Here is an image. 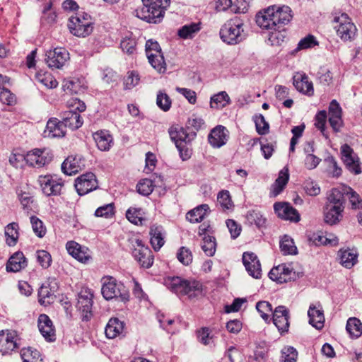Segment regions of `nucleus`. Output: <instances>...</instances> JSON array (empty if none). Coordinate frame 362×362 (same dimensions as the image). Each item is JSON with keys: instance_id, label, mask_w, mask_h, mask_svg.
Listing matches in <instances>:
<instances>
[{"instance_id": "obj_47", "label": "nucleus", "mask_w": 362, "mask_h": 362, "mask_svg": "<svg viewBox=\"0 0 362 362\" xmlns=\"http://www.w3.org/2000/svg\"><path fill=\"white\" fill-rule=\"evenodd\" d=\"M23 362H42L40 352L31 348H23L21 351Z\"/></svg>"}, {"instance_id": "obj_5", "label": "nucleus", "mask_w": 362, "mask_h": 362, "mask_svg": "<svg viewBox=\"0 0 362 362\" xmlns=\"http://www.w3.org/2000/svg\"><path fill=\"white\" fill-rule=\"evenodd\" d=\"M67 25L70 33L79 37L88 36L93 29L90 16L85 12H78L71 16Z\"/></svg>"}, {"instance_id": "obj_54", "label": "nucleus", "mask_w": 362, "mask_h": 362, "mask_svg": "<svg viewBox=\"0 0 362 362\" xmlns=\"http://www.w3.org/2000/svg\"><path fill=\"white\" fill-rule=\"evenodd\" d=\"M217 201L223 211L232 209L234 206L228 190L221 191L218 194Z\"/></svg>"}, {"instance_id": "obj_24", "label": "nucleus", "mask_w": 362, "mask_h": 362, "mask_svg": "<svg viewBox=\"0 0 362 362\" xmlns=\"http://www.w3.org/2000/svg\"><path fill=\"white\" fill-rule=\"evenodd\" d=\"M40 332L49 341L55 340V330L53 323L46 314L40 315L37 320Z\"/></svg>"}, {"instance_id": "obj_18", "label": "nucleus", "mask_w": 362, "mask_h": 362, "mask_svg": "<svg viewBox=\"0 0 362 362\" xmlns=\"http://www.w3.org/2000/svg\"><path fill=\"white\" fill-rule=\"evenodd\" d=\"M329 123L334 132H339L343 126L342 109L336 100H332L329 105Z\"/></svg>"}, {"instance_id": "obj_38", "label": "nucleus", "mask_w": 362, "mask_h": 362, "mask_svg": "<svg viewBox=\"0 0 362 362\" xmlns=\"http://www.w3.org/2000/svg\"><path fill=\"white\" fill-rule=\"evenodd\" d=\"M169 134L175 146L178 144V142L189 143L193 139L192 133H187L185 129L180 127H172L169 129Z\"/></svg>"}, {"instance_id": "obj_48", "label": "nucleus", "mask_w": 362, "mask_h": 362, "mask_svg": "<svg viewBox=\"0 0 362 362\" xmlns=\"http://www.w3.org/2000/svg\"><path fill=\"white\" fill-rule=\"evenodd\" d=\"M200 30L199 25L196 23H192L183 25L178 30V35L182 39L192 38L194 35Z\"/></svg>"}, {"instance_id": "obj_63", "label": "nucleus", "mask_w": 362, "mask_h": 362, "mask_svg": "<svg viewBox=\"0 0 362 362\" xmlns=\"http://www.w3.org/2000/svg\"><path fill=\"white\" fill-rule=\"evenodd\" d=\"M298 351L293 346L284 347L281 350V362H296Z\"/></svg>"}, {"instance_id": "obj_62", "label": "nucleus", "mask_w": 362, "mask_h": 362, "mask_svg": "<svg viewBox=\"0 0 362 362\" xmlns=\"http://www.w3.org/2000/svg\"><path fill=\"white\" fill-rule=\"evenodd\" d=\"M37 78L42 84L48 88H54L58 86V82L55 78L49 73L40 74Z\"/></svg>"}, {"instance_id": "obj_42", "label": "nucleus", "mask_w": 362, "mask_h": 362, "mask_svg": "<svg viewBox=\"0 0 362 362\" xmlns=\"http://www.w3.org/2000/svg\"><path fill=\"white\" fill-rule=\"evenodd\" d=\"M346 329L351 338L357 339L362 334V323L356 317H350L347 320Z\"/></svg>"}, {"instance_id": "obj_52", "label": "nucleus", "mask_w": 362, "mask_h": 362, "mask_svg": "<svg viewBox=\"0 0 362 362\" xmlns=\"http://www.w3.org/2000/svg\"><path fill=\"white\" fill-rule=\"evenodd\" d=\"M63 89L67 93L77 94L81 90V84L78 78H67L63 82Z\"/></svg>"}, {"instance_id": "obj_22", "label": "nucleus", "mask_w": 362, "mask_h": 362, "mask_svg": "<svg viewBox=\"0 0 362 362\" xmlns=\"http://www.w3.org/2000/svg\"><path fill=\"white\" fill-rule=\"evenodd\" d=\"M210 228L211 227L209 225L206 226L205 223H203L199 227V234L200 235H204L202 249L207 256L212 257L216 252V243L214 236L207 234V232H209Z\"/></svg>"}, {"instance_id": "obj_55", "label": "nucleus", "mask_w": 362, "mask_h": 362, "mask_svg": "<svg viewBox=\"0 0 362 362\" xmlns=\"http://www.w3.org/2000/svg\"><path fill=\"white\" fill-rule=\"evenodd\" d=\"M154 185L151 179H142L136 185L138 193L144 196H148L153 191Z\"/></svg>"}, {"instance_id": "obj_17", "label": "nucleus", "mask_w": 362, "mask_h": 362, "mask_svg": "<svg viewBox=\"0 0 362 362\" xmlns=\"http://www.w3.org/2000/svg\"><path fill=\"white\" fill-rule=\"evenodd\" d=\"M289 311L284 305L276 307L273 312V322L281 334L287 333L289 328Z\"/></svg>"}, {"instance_id": "obj_23", "label": "nucleus", "mask_w": 362, "mask_h": 362, "mask_svg": "<svg viewBox=\"0 0 362 362\" xmlns=\"http://www.w3.org/2000/svg\"><path fill=\"white\" fill-rule=\"evenodd\" d=\"M293 84L296 90L308 96L314 94L313 82L309 81L308 76L305 73H297L293 78Z\"/></svg>"}, {"instance_id": "obj_50", "label": "nucleus", "mask_w": 362, "mask_h": 362, "mask_svg": "<svg viewBox=\"0 0 362 362\" xmlns=\"http://www.w3.org/2000/svg\"><path fill=\"white\" fill-rule=\"evenodd\" d=\"M280 249L284 255H296L297 247L294 245L292 238L285 235L280 241Z\"/></svg>"}, {"instance_id": "obj_41", "label": "nucleus", "mask_w": 362, "mask_h": 362, "mask_svg": "<svg viewBox=\"0 0 362 362\" xmlns=\"http://www.w3.org/2000/svg\"><path fill=\"white\" fill-rule=\"evenodd\" d=\"M18 224L16 222L8 224L5 228L6 242L8 246H14L18 240Z\"/></svg>"}, {"instance_id": "obj_6", "label": "nucleus", "mask_w": 362, "mask_h": 362, "mask_svg": "<svg viewBox=\"0 0 362 362\" xmlns=\"http://www.w3.org/2000/svg\"><path fill=\"white\" fill-rule=\"evenodd\" d=\"M132 246V255L143 268L148 269L152 267L154 256L151 249L146 246L142 240L132 238L129 240Z\"/></svg>"}, {"instance_id": "obj_26", "label": "nucleus", "mask_w": 362, "mask_h": 362, "mask_svg": "<svg viewBox=\"0 0 362 362\" xmlns=\"http://www.w3.org/2000/svg\"><path fill=\"white\" fill-rule=\"evenodd\" d=\"M66 125L57 118H51L48 120L45 130V136L50 138L62 137L66 134Z\"/></svg>"}, {"instance_id": "obj_13", "label": "nucleus", "mask_w": 362, "mask_h": 362, "mask_svg": "<svg viewBox=\"0 0 362 362\" xmlns=\"http://www.w3.org/2000/svg\"><path fill=\"white\" fill-rule=\"evenodd\" d=\"M69 59V53L64 47H56L46 52L45 61L50 68L61 69Z\"/></svg>"}, {"instance_id": "obj_8", "label": "nucleus", "mask_w": 362, "mask_h": 362, "mask_svg": "<svg viewBox=\"0 0 362 362\" xmlns=\"http://www.w3.org/2000/svg\"><path fill=\"white\" fill-rule=\"evenodd\" d=\"M37 182L42 193L47 196H59L62 193L64 181L57 175H40Z\"/></svg>"}, {"instance_id": "obj_31", "label": "nucleus", "mask_w": 362, "mask_h": 362, "mask_svg": "<svg viewBox=\"0 0 362 362\" xmlns=\"http://www.w3.org/2000/svg\"><path fill=\"white\" fill-rule=\"evenodd\" d=\"M338 256L340 264L346 269L352 268L358 262V253L355 249H340Z\"/></svg>"}, {"instance_id": "obj_40", "label": "nucleus", "mask_w": 362, "mask_h": 362, "mask_svg": "<svg viewBox=\"0 0 362 362\" xmlns=\"http://www.w3.org/2000/svg\"><path fill=\"white\" fill-rule=\"evenodd\" d=\"M272 8H267L256 15V23L262 29L272 30Z\"/></svg>"}, {"instance_id": "obj_56", "label": "nucleus", "mask_w": 362, "mask_h": 362, "mask_svg": "<svg viewBox=\"0 0 362 362\" xmlns=\"http://www.w3.org/2000/svg\"><path fill=\"white\" fill-rule=\"evenodd\" d=\"M156 105L160 110L167 112L171 107L172 100L166 93L160 90L157 93Z\"/></svg>"}, {"instance_id": "obj_45", "label": "nucleus", "mask_w": 362, "mask_h": 362, "mask_svg": "<svg viewBox=\"0 0 362 362\" xmlns=\"http://www.w3.org/2000/svg\"><path fill=\"white\" fill-rule=\"evenodd\" d=\"M137 42L132 34L125 36L120 42V47L127 54L132 55L136 52Z\"/></svg>"}, {"instance_id": "obj_51", "label": "nucleus", "mask_w": 362, "mask_h": 362, "mask_svg": "<svg viewBox=\"0 0 362 362\" xmlns=\"http://www.w3.org/2000/svg\"><path fill=\"white\" fill-rule=\"evenodd\" d=\"M126 217L131 223L136 225H141L144 221L141 208L130 207L126 212Z\"/></svg>"}, {"instance_id": "obj_2", "label": "nucleus", "mask_w": 362, "mask_h": 362, "mask_svg": "<svg viewBox=\"0 0 362 362\" xmlns=\"http://www.w3.org/2000/svg\"><path fill=\"white\" fill-rule=\"evenodd\" d=\"M143 6L135 11L136 16L148 23H157L163 19L170 0H141Z\"/></svg>"}, {"instance_id": "obj_39", "label": "nucleus", "mask_w": 362, "mask_h": 362, "mask_svg": "<svg viewBox=\"0 0 362 362\" xmlns=\"http://www.w3.org/2000/svg\"><path fill=\"white\" fill-rule=\"evenodd\" d=\"M344 188L341 191L338 188H332L327 194L326 203L345 209L346 199Z\"/></svg>"}, {"instance_id": "obj_43", "label": "nucleus", "mask_w": 362, "mask_h": 362, "mask_svg": "<svg viewBox=\"0 0 362 362\" xmlns=\"http://www.w3.org/2000/svg\"><path fill=\"white\" fill-rule=\"evenodd\" d=\"M230 103V97L226 91L219 92L211 98L210 106L211 108L221 109Z\"/></svg>"}, {"instance_id": "obj_4", "label": "nucleus", "mask_w": 362, "mask_h": 362, "mask_svg": "<svg viewBox=\"0 0 362 362\" xmlns=\"http://www.w3.org/2000/svg\"><path fill=\"white\" fill-rule=\"evenodd\" d=\"M101 293L105 299L110 300L113 298H119L122 301H127L129 299V293L121 282H118L110 276H104L102 279Z\"/></svg>"}, {"instance_id": "obj_20", "label": "nucleus", "mask_w": 362, "mask_h": 362, "mask_svg": "<svg viewBox=\"0 0 362 362\" xmlns=\"http://www.w3.org/2000/svg\"><path fill=\"white\" fill-rule=\"evenodd\" d=\"M18 337L16 331L7 330L0 334V352L8 354L18 347Z\"/></svg>"}, {"instance_id": "obj_59", "label": "nucleus", "mask_w": 362, "mask_h": 362, "mask_svg": "<svg viewBox=\"0 0 362 362\" xmlns=\"http://www.w3.org/2000/svg\"><path fill=\"white\" fill-rule=\"evenodd\" d=\"M276 268L279 269V275L283 277L282 282H286L288 281H294L297 275L292 268L287 267L286 264H280Z\"/></svg>"}, {"instance_id": "obj_53", "label": "nucleus", "mask_w": 362, "mask_h": 362, "mask_svg": "<svg viewBox=\"0 0 362 362\" xmlns=\"http://www.w3.org/2000/svg\"><path fill=\"white\" fill-rule=\"evenodd\" d=\"M345 194L348 196L352 209H362V199L360 195L350 187H344Z\"/></svg>"}, {"instance_id": "obj_12", "label": "nucleus", "mask_w": 362, "mask_h": 362, "mask_svg": "<svg viewBox=\"0 0 362 362\" xmlns=\"http://www.w3.org/2000/svg\"><path fill=\"white\" fill-rule=\"evenodd\" d=\"M75 189L80 195H85L98 187L96 176L91 172L81 175L75 180Z\"/></svg>"}, {"instance_id": "obj_32", "label": "nucleus", "mask_w": 362, "mask_h": 362, "mask_svg": "<svg viewBox=\"0 0 362 362\" xmlns=\"http://www.w3.org/2000/svg\"><path fill=\"white\" fill-rule=\"evenodd\" d=\"M27 266L26 258L21 251L15 252L8 259L6 269L8 272H18Z\"/></svg>"}, {"instance_id": "obj_21", "label": "nucleus", "mask_w": 362, "mask_h": 362, "mask_svg": "<svg viewBox=\"0 0 362 362\" xmlns=\"http://www.w3.org/2000/svg\"><path fill=\"white\" fill-rule=\"evenodd\" d=\"M85 159L79 155L68 156L62 164V171L67 175H72L85 167Z\"/></svg>"}, {"instance_id": "obj_36", "label": "nucleus", "mask_w": 362, "mask_h": 362, "mask_svg": "<svg viewBox=\"0 0 362 362\" xmlns=\"http://www.w3.org/2000/svg\"><path fill=\"white\" fill-rule=\"evenodd\" d=\"M245 223L249 226L255 225L261 229L266 226L267 218L257 209L249 210L245 215Z\"/></svg>"}, {"instance_id": "obj_30", "label": "nucleus", "mask_w": 362, "mask_h": 362, "mask_svg": "<svg viewBox=\"0 0 362 362\" xmlns=\"http://www.w3.org/2000/svg\"><path fill=\"white\" fill-rule=\"evenodd\" d=\"M289 180L288 169L284 168L279 173L278 177L272 184L270 189V197H276L282 192Z\"/></svg>"}, {"instance_id": "obj_28", "label": "nucleus", "mask_w": 362, "mask_h": 362, "mask_svg": "<svg viewBox=\"0 0 362 362\" xmlns=\"http://www.w3.org/2000/svg\"><path fill=\"white\" fill-rule=\"evenodd\" d=\"M308 315L309 317V323L313 327L319 330L322 329L325 323V316L320 303H318L317 306L311 304L308 311Z\"/></svg>"}, {"instance_id": "obj_29", "label": "nucleus", "mask_w": 362, "mask_h": 362, "mask_svg": "<svg viewBox=\"0 0 362 362\" xmlns=\"http://www.w3.org/2000/svg\"><path fill=\"white\" fill-rule=\"evenodd\" d=\"M98 148L101 151H108L113 145V137L107 130H99L93 134Z\"/></svg>"}, {"instance_id": "obj_61", "label": "nucleus", "mask_w": 362, "mask_h": 362, "mask_svg": "<svg viewBox=\"0 0 362 362\" xmlns=\"http://www.w3.org/2000/svg\"><path fill=\"white\" fill-rule=\"evenodd\" d=\"M30 223L35 234L39 237L42 238L46 233V228L45 227L42 221L35 216L30 217Z\"/></svg>"}, {"instance_id": "obj_25", "label": "nucleus", "mask_w": 362, "mask_h": 362, "mask_svg": "<svg viewBox=\"0 0 362 362\" xmlns=\"http://www.w3.org/2000/svg\"><path fill=\"white\" fill-rule=\"evenodd\" d=\"M228 132L225 127L222 125L216 126L208 136L209 143L214 148L221 147L227 142Z\"/></svg>"}, {"instance_id": "obj_46", "label": "nucleus", "mask_w": 362, "mask_h": 362, "mask_svg": "<svg viewBox=\"0 0 362 362\" xmlns=\"http://www.w3.org/2000/svg\"><path fill=\"white\" fill-rule=\"evenodd\" d=\"M327 113L325 110L319 111L315 117V126L317 128L325 139H329V134L325 129Z\"/></svg>"}, {"instance_id": "obj_34", "label": "nucleus", "mask_w": 362, "mask_h": 362, "mask_svg": "<svg viewBox=\"0 0 362 362\" xmlns=\"http://www.w3.org/2000/svg\"><path fill=\"white\" fill-rule=\"evenodd\" d=\"M124 329V322L117 317L109 320L105 329V335L109 339H115L122 334Z\"/></svg>"}, {"instance_id": "obj_14", "label": "nucleus", "mask_w": 362, "mask_h": 362, "mask_svg": "<svg viewBox=\"0 0 362 362\" xmlns=\"http://www.w3.org/2000/svg\"><path fill=\"white\" fill-rule=\"evenodd\" d=\"M341 153L343 161L348 170L355 175L360 174L361 173V169L360 167L359 158L354 151L353 148L348 144H345L341 147Z\"/></svg>"}, {"instance_id": "obj_33", "label": "nucleus", "mask_w": 362, "mask_h": 362, "mask_svg": "<svg viewBox=\"0 0 362 362\" xmlns=\"http://www.w3.org/2000/svg\"><path fill=\"white\" fill-rule=\"evenodd\" d=\"M150 243L155 251H158L165 244V231L161 226L153 225L150 228Z\"/></svg>"}, {"instance_id": "obj_44", "label": "nucleus", "mask_w": 362, "mask_h": 362, "mask_svg": "<svg viewBox=\"0 0 362 362\" xmlns=\"http://www.w3.org/2000/svg\"><path fill=\"white\" fill-rule=\"evenodd\" d=\"M148 62L153 69L157 70L159 73H165L166 71V64L164 59L163 52L158 54H150L147 57Z\"/></svg>"}, {"instance_id": "obj_37", "label": "nucleus", "mask_w": 362, "mask_h": 362, "mask_svg": "<svg viewBox=\"0 0 362 362\" xmlns=\"http://www.w3.org/2000/svg\"><path fill=\"white\" fill-rule=\"evenodd\" d=\"M209 211V205L203 204L188 211L186 218L191 223H199L203 221Z\"/></svg>"}, {"instance_id": "obj_7", "label": "nucleus", "mask_w": 362, "mask_h": 362, "mask_svg": "<svg viewBox=\"0 0 362 362\" xmlns=\"http://www.w3.org/2000/svg\"><path fill=\"white\" fill-rule=\"evenodd\" d=\"M333 21L337 23L334 28L341 40L346 42L354 40L357 28L348 14L341 13L339 16H335Z\"/></svg>"}, {"instance_id": "obj_60", "label": "nucleus", "mask_w": 362, "mask_h": 362, "mask_svg": "<svg viewBox=\"0 0 362 362\" xmlns=\"http://www.w3.org/2000/svg\"><path fill=\"white\" fill-rule=\"evenodd\" d=\"M205 124L204 120L196 115H193L191 117H189L187 122L186 126L187 129L192 128L194 132L192 133V136L194 138L197 134L196 132L201 129Z\"/></svg>"}, {"instance_id": "obj_64", "label": "nucleus", "mask_w": 362, "mask_h": 362, "mask_svg": "<svg viewBox=\"0 0 362 362\" xmlns=\"http://www.w3.org/2000/svg\"><path fill=\"white\" fill-rule=\"evenodd\" d=\"M255 123L256 131L259 134L264 135L268 133L269 125L262 115L259 114V115L255 116Z\"/></svg>"}, {"instance_id": "obj_11", "label": "nucleus", "mask_w": 362, "mask_h": 362, "mask_svg": "<svg viewBox=\"0 0 362 362\" xmlns=\"http://www.w3.org/2000/svg\"><path fill=\"white\" fill-rule=\"evenodd\" d=\"M272 8V30L283 29L292 18L291 9L287 6H278L276 5L269 6Z\"/></svg>"}, {"instance_id": "obj_9", "label": "nucleus", "mask_w": 362, "mask_h": 362, "mask_svg": "<svg viewBox=\"0 0 362 362\" xmlns=\"http://www.w3.org/2000/svg\"><path fill=\"white\" fill-rule=\"evenodd\" d=\"M93 291L89 288H82L78 294L76 308L83 321H89L93 317Z\"/></svg>"}, {"instance_id": "obj_3", "label": "nucleus", "mask_w": 362, "mask_h": 362, "mask_svg": "<svg viewBox=\"0 0 362 362\" xmlns=\"http://www.w3.org/2000/svg\"><path fill=\"white\" fill-rule=\"evenodd\" d=\"M243 21L235 16L227 21L220 30L221 39L228 45H236L244 38Z\"/></svg>"}, {"instance_id": "obj_35", "label": "nucleus", "mask_w": 362, "mask_h": 362, "mask_svg": "<svg viewBox=\"0 0 362 362\" xmlns=\"http://www.w3.org/2000/svg\"><path fill=\"white\" fill-rule=\"evenodd\" d=\"M62 122L65 124L66 127L72 130L78 129L82 126L83 121L80 114L76 111L69 110L63 113Z\"/></svg>"}, {"instance_id": "obj_15", "label": "nucleus", "mask_w": 362, "mask_h": 362, "mask_svg": "<svg viewBox=\"0 0 362 362\" xmlns=\"http://www.w3.org/2000/svg\"><path fill=\"white\" fill-rule=\"evenodd\" d=\"M243 263L248 274L255 279L262 277V268L257 256L252 252H245L243 254Z\"/></svg>"}, {"instance_id": "obj_19", "label": "nucleus", "mask_w": 362, "mask_h": 362, "mask_svg": "<svg viewBox=\"0 0 362 362\" xmlns=\"http://www.w3.org/2000/svg\"><path fill=\"white\" fill-rule=\"evenodd\" d=\"M274 209L277 216L281 219L296 223L300 221L298 211L288 203H275L274 204Z\"/></svg>"}, {"instance_id": "obj_57", "label": "nucleus", "mask_w": 362, "mask_h": 362, "mask_svg": "<svg viewBox=\"0 0 362 362\" xmlns=\"http://www.w3.org/2000/svg\"><path fill=\"white\" fill-rule=\"evenodd\" d=\"M269 36V41L272 45H281L286 37V30L283 29L272 30Z\"/></svg>"}, {"instance_id": "obj_16", "label": "nucleus", "mask_w": 362, "mask_h": 362, "mask_svg": "<svg viewBox=\"0 0 362 362\" xmlns=\"http://www.w3.org/2000/svg\"><path fill=\"white\" fill-rule=\"evenodd\" d=\"M66 249L70 255L80 262L87 263L91 258L90 250L76 241H68L66 244Z\"/></svg>"}, {"instance_id": "obj_1", "label": "nucleus", "mask_w": 362, "mask_h": 362, "mask_svg": "<svg viewBox=\"0 0 362 362\" xmlns=\"http://www.w3.org/2000/svg\"><path fill=\"white\" fill-rule=\"evenodd\" d=\"M163 284L170 291L180 296H187L191 298L198 296L202 292L200 282L187 280L177 276L165 277Z\"/></svg>"}, {"instance_id": "obj_49", "label": "nucleus", "mask_w": 362, "mask_h": 362, "mask_svg": "<svg viewBox=\"0 0 362 362\" xmlns=\"http://www.w3.org/2000/svg\"><path fill=\"white\" fill-rule=\"evenodd\" d=\"M54 0H49L46 3L43 8L42 16L41 18L42 23L52 24L56 21L57 14L52 10Z\"/></svg>"}, {"instance_id": "obj_58", "label": "nucleus", "mask_w": 362, "mask_h": 362, "mask_svg": "<svg viewBox=\"0 0 362 362\" xmlns=\"http://www.w3.org/2000/svg\"><path fill=\"white\" fill-rule=\"evenodd\" d=\"M178 261L183 265L187 266L192 262V253L191 250L186 247H181L177 252Z\"/></svg>"}, {"instance_id": "obj_10", "label": "nucleus", "mask_w": 362, "mask_h": 362, "mask_svg": "<svg viewBox=\"0 0 362 362\" xmlns=\"http://www.w3.org/2000/svg\"><path fill=\"white\" fill-rule=\"evenodd\" d=\"M54 155L51 150L44 148H34L28 151L24 156L28 165L41 168L49 164L53 159Z\"/></svg>"}, {"instance_id": "obj_27", "label": "nucleus", "mask_w": 362, "mask_h": 362, "mask_svg": "<svg viewBox=\"0 0 362 362\" xmlns=\"http://www.w3.org/2000/svg\"><path fill=\"white\" fill-rule=\"evenodd\" d=\"M344 211V209L340 206L325 203L324 207L325 221L331 226L338 223L343 218Z\"/></svg>"}]
</instances>
